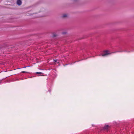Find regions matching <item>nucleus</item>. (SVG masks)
<instances>
[{"instance_id":"f257e3e1","label":"nucleus","mask_w":134,"mask_h":134,"mask_svg":"<svg viewBox=\"0 0 134 134\" xmlns=\"http://www.w3.org/2000/svg\"><path fill=\"white\" fill-rule=\"evenodd\" d=\"M110 54L111 53H110L109 51L106 50L103 52V53L101 55L102 56H103Z\"/></svg>"},{"instance_id":"f03ea898","label":"nucleus","mask_w":134,"mask_h":134,"mask_svg":"<svg viewBox=\"0 0 134 134\" xmlns=\"http://www.w3.org/2000/svg\"><path fill=\"white\" fill-rule=\"evenodd\" d=\"M17 3L19 5H20L22 3L21 1L20 0H18L17 2Z\"/></svg>"},{"instance_id":"7ed1b4c3","label":"nucleus","mask_w":134,"mask_h":134,"mask_svg":"<svg viewBox=\"0 0 134 134\" xmlns=\"http://www.w3.org/2000/svg\"><path fill=\"white\" fill-rule=\"evenodd\" d=\"M67 15L66 14H65L62 15V17L63 18H65L67 17Z\"/></svg>"},{"instance_id":"20e7f679","label":"nucleus","mask_w":134,"mask_h":134,"mask_svg":"<svg viewBox=\"0 0 134 134\" xmlns=\"http://www.w3.org/2000/svg\"><path fill=\"white\" fill-rule=\"evenodd\" d=\"M109 127V126L108 125H106L104 126V129H107Z\"/></svg>"},{"instance_id":"39448f33","label":"nucleus","mask_w":134,"mask_h":134,"mask_svg":"<svg viewBox=\"0 0 134 134\" xmlns=\"http://www.w3.org/2000/svg\"><path fill=\"white\" fill-rule=\"evenodd\" d=\"M36 74H43L41 72H36Z\"/></svg>"},{"instance_id":"423d86ee","label":"nucleus","mask_w":134,"mask_h":134,"mask_svg":"<svg viewBox=\"0 0 134 134\" xmlns=\"http://www.w3.org/2000/svg\"><path fill=\"white\" fill-rule=\"evenodd\" d=\"M122 52V51H117L115 52H112V53H116V52Z\"/></svg>"},{"instance_id":"0eeeda50","label":"nucleus","mask_w":134,"mask_h":134,"mask_svg":"<svg viewBox=\"0 0 134 134\" xmlns=\"http://www.w3.org/2000/svg\"><path fill=\"white\" fill-rule=\"evenodd\" d=\"M14 47L13 46H11L10 47V48H12Z\"/></svg>"},{"instance_id":"6e6552de","label":"nucleus","mask_w":134,"mask_h":134,"mask_svg":"<svg viewBox=\"0 0 134 134\" xmlns=\"http://www.w3.org/2000/svg\"><path fill=\"white\" fill-rule=\"evenodd\" d=\"M21 72L23 73H25V72H26L25 71H23Z\"/></svg>"},{"instance_id":"1a4fd4ad","label":"nucleus","mask_w":134,"mask_h":134,"mask_svg":"<svg viewBox=\"0 0 134 134\" xmlns=\"http://www.w3.org/2000/svg\"><path fill=\"white\" fill-rule=\"evenodd\" d=\"M54 60L55 62H56L57 61V60Z\"/></svg>"},{"instance_id":"9d476101","label":"nucleus","mask_w":134,"mask_h":134,"mask_svg":"<svg viewBox=\"0 0 134 134\" xmlns=\"http://www.w3.org/2000/svg\"><path fill=\"white\" fill-rule=\"evenodd\" d=\"M53 36L54 37H55V36H56V35L55 34H54V35H53Z\"/></svg>"},{"instance_id":"9b49d317","label":"nucleus","mask_w":134,"mask_h":134,"mask_svg":"<svg viewBox=\"0 0 134 134\" xmlns=\"http://www.w3.org/2000/svg\"><path fill=\"white\" fill-rule=\"evenodd\" d=\"M1 80H0V84H1Z\"/></svg>"},{"instance_id":"f8f14e48","label":"nucleus","mask_w":134,"mask_h":134,"mask_svg":"<svg viewBox=\"0 0 134 134\" xmlns=\"http://www.w3.org/2000/svg\"><path fill=\"white\" fill-rule=\"evenodd\" d=\"M63 34H65V33H63Z\"/></svg>"}]
</instances>
